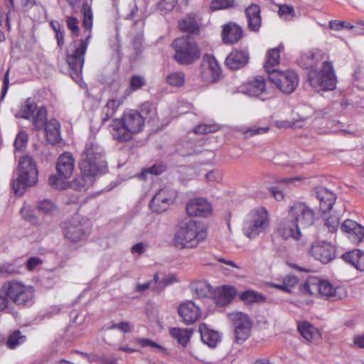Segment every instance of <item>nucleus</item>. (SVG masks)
Segmentation results:
<instances>
[{"mask_svg": "<svg viewBox=\"0 0 364 364\" xmlns=\"http://www.w3.org/2000/svg\"><path fill=\"white\" fill-rule=\"evenodd\" d=\"M315 219V212L308 205L302 202L294 203L286 219L279 224L277 232L284 240L293 238L298 240L301 237V230L313 225Z\"/></svg>", "mask_w": 364, "mask_h": 364, "instance_id": "obj_1", "label": "nucleus"}, {"mask_svg": "<svg viewBox=\"0 0 364 364\" xmlns=\"http://www.w3.org/2000/svg\"><path fill=\"white\" fill-rule=\"evenodd\" d=\"M144 125V119L141 114L131 109L124 112L120 118L112 120L110 132L113 139L118 142H127L133 136L141 132Z\"/></svg>", "mask_w": 364, "mask_h": 364, "instance_id": "obj_2", "label": "nucleus"}, {"mask_svg": "<svg viewBox=\"0 0 364 364\" xmlns=\"http://www.w3.org/2000/svg\"><path fill=\"white\" fill-rule=\"evenodd\" d=\"M207 237L205 225L199 221L190 219L181 222L173 237V245L176 248L183 250L196 247Z\"/></svg>", "mask_w": 364, "mask_h": 364, "instance_id": "obj_3", "label": "nucleus"}, {"mask_svg": "<svg viewBox=\"0 0 364 364\" xmlns=\"http://www.w3.org/2000/svg\"><path fill=\"white\" fill-rule=\"evenodd\" d=\"M38 172L34 159L30 156L20 158L18 166L14 172L12 187L15 194L23 195L26 187L34 186L38 181Z\"/></svg>", "mask_w": 364, "mask_h": 364, "instance_id": "obj_4", "label": "nucleus"}, {"mask_svg": "<svg viewBox=\"0 0 364 364\" xmlns=\"http://www.w3.org/2000/svg\"><path fill=\"white\" fill-rule=\"evenodd\" d=\"M303 294L314 295L318 294L321 298L336 301L346 296V292L340 287H334L328 281L321 280L317 277H309L300 287Z\"/></svg>", "mask_w": 364, "mask_h": 364, "instance_id": "obj_5", "label": "nucleus"}, {"mask_svg": "<svg viewBox=\"0 0 364 364\" xmlns=\"http://www.w3.org/2000/svg\"><path fill=\"white\" fill-rule=\"evenodd\" d=\"M269 226V213L266 208L259 207L252 210L246 216L242 226L243 234L249 239H255L267 232Z\"/></svg>", "mask_w": 364, "mask_h": 364, "instance_id": "obj_6", "label": "nucleus"}, {"mask_svg": "<svg viewBox=\"0 0 364 364\" xmlns=\"http://www.w3.org/2000/svg\"><path fill=\"white\" fill-rule=\"evenodd\" d=\"M90 32L87 33L85 39L80 40L77 43L74 41L70 45L67 50L66 61L70 70V76L75 82L81 80L82 70L84 64V56L87 50L90 39Z\"/></svg>", "mask_w": 364, "mask_h": 364, "instance_id": "obj_7", "label": "nucleus"}, {"mask_svg": "<svg viewBox=\"0 0 364 364\" xmlns=\"http://www.w3.org/2000/svg\"><path fill=\"white\" fill-rule=\"evenodd\" d=\"M173 58L180 65H191L200 58V50L190 36L176 38L173 42Z\"/></svg>", "mask_w": 364, "mask_h": 364, "instance_id": "obj_8", "label": "nucleus"}, {"mask_svg": "<svg viewBox=\"0 0 364 364\" xmlns=\"http://www.w3.org/2000/svg\"><path fill=\"white\" fill-rule=\"evenodd\" d=\"M310 85L316 90H333L336 77L331 62L324 61L321 70L311 69L308 73Z\"/></svg>", "mask_w": 364, "mask_h": 364, "instance_id": "obj_9", "label": "nucleus"}, {"mask_svg": "<svg viewBox=\"0 0 364 364\" xmlns=\"http://www.w3.org/2000/svg\"><path fill=\"white\" fill-rule=\"evenodd\" d=\"M74 167L75 160L73 156L70 153L62 154L56 164L58 176H50L48 179L49 184L56 189H65L68 187L66 179L72 176Z\"/></svg>", "mask_w": 364, "mask_h": 364, "instance_id": "obj_10", "label": "nucleus"}, {"mask_svg": "<svg viewBox=\"0 0 364 364\" xmlns=\"http://www.w3.org/2000/svg\"><path fill=\"white\" fill-rule=\"evenodd\" d=\"M269 79L281 92L285 94L294 92L299 85L297 74L290 70H273L269 75Z\"/></svg>", "mask_w": 364, "mask_h": 364, "instance_id": "obj_11", "label": "nucleus"}, {"mask_svg": "<svg viewBox=\"0 0 364 364\" xmlns=\"http://www.w3.org/2000/svg\"><path fill=\"white\" fill-rule=\"evenodd\" d=\"M229 318L233 322L235 328V341L243 343L250 335L251 321L246 314L242 312H232L228 314Z\"/></svg>", "mask_w": 364, "mask_h": 364, "instance_id": "obj_12", "label": "nucleus"}, {"mask_svg": "<svg viewBox=\"0 0 364 364\" xmlns=\"http://www.w3.org/2000/svg\"><path fill=\"white\" fill-rule=\"evenodd\" d=\"M79 167L81 173L90 174L95 176L105 173L107 162L105 159H92L91 158L80 157Z\"/></svg>", "mask_w": 364, "mask_h": 364, "instance_id": "obj_13", "label": "nucleus"}, {"mask_svg": "<svg viewBox=\"0 0 364 364\" xmlns=\"http://www.w3.org/2000/svg\"><path fill=\"white\" fill-rule=\"evenodd\" d=\"M311 255L322 263H328L336 257L335 247L326 242H314L311 248Z\"/></svg>", "mask_w": 364, "mask_h": 364, "instance_id": "obj_14", "label": "nucleus"}, {"mask_svg": "<svg viewBox=\"0 0 364 364\" xmlns=\"http://www.w3.org/2000/svg\"><path fill=\"white\" fill-rule=\"evenodd\" d=\"M23 285L21 282L15 280L8 281L2 284L0 288V311H3L8 307V299L12 301Z\"/></svg>", "mask_w": 364, "mask_h": 364, "instance_id": "obj_15", "label": "nucleus"}, {"mask_svg": "<svg viewBox=\"0 0 364 364\" xmlns=\"http://www.w3.org/2000/svg\"><path fill=\"white\" fill-rule=\"evenodd\" d=\"M173 202V196L167 189H161L150 201L151 210L155 213L166 211Z\"/></svg>", "mask_w": 364, "mask_h": 364, "instance_id": "obj_16", "label": "nucleus"}, {"mask_svg": "<svg viewBox=\"0 0 364 364\" xmlns=\"http://www.w3.org/2000/svg\"><path fill=\"white\" fill-rule=\"evenodd\" d=\"M186 210L191 216L206 217L211 213L212 206L204 198H193L188 201Z\"/></svg>", "mask_w": 364, "mask_h": 364, "instance_id": "obj_17", "label": "nucleus"}, {"mask_svg": "<svg viewBox=\"0 0 364 364\" xmlns=\"http://www.w3.org/2000/svg\"><path fill=\"white\" fill-rule=\"evenodd\" d=\"M240 89L242 93L262 100H264L263 96L266 93L264 80L260 76H257L253 80L248 81Z\"/></svg>", "mask_w": 364, "mask_h": 364, "instance_id": "obj_18", "label": "nucleus"}, {"mask_svg": "<svg viewBox=\"0 0 364 364\" xmlns=\"http://www.w3.org/2000/svg\"><path fill=\"white\" fill-rule=\"evenodd\" d=\"M314 194L319 201V209L323 213H328L333 208L336 200V195L324 187H318L314 190Z\"/></svg>", "mask_w": 364, "mask_h": 364, "instance_id": "obj_19", "label": "nucleus"}, {"mask_svg": "<svg viewBox=\"0 0 364 364\" xmlns=\"http://www.w3.org/2000/svg\"><path fill=\"white\" fill-rule=\"evenodd\" d=\"M63 233L71 242H77L85 241L90 232L80 223H72L64 228Z\"/></svg>", "mask_w": 364, "mask_h": 364, "instance_id": "obj_20", "label": "nucleus"}, {"mask_svg": "<svg viewBox=\"0 0 364 364\" xmlns=\"http://www.w3.org/2000/svg\"><path fill=\"white\" fill-rule=\"evenodd\" d=\"M178 313L186 324L194 323L200 316V309L191 301L181 304L178 309Z\"/></svg>", "mask_w": 364, "mask_h": 364, "instance_id": "obj_21", "label": "nucleus"}, {"mask_svg": "<svg viewBox=\"0 0 364 364\" xmlns=\"http://www.w3.org/2000/svg\"><path fill=\"white\" fill-rule=\"evenodd\" d=\"M203 60L207 64V68L201 73L202 77L208 82L218 81L221 75V69L216 59L212 55H207Z\"/></svg>", "mask_w": 364, "mask_h": 364, "instance_id": "obj_22", "label": "nucleus"}, {"mask_svg": "<svg viewBox=\"0 0 364 364\" xmlns=\"http://www.w3.org/2000/svg\"><path fill=\"white\" fill-rule=\"evenodd\" d=\"M249 61V53L246 50H233L226 58V66L232 70L244 68Z\"/></svg>", "mask_w": 364, "mask_h": 364, "instance_id": "obj_23", "label": "nucleus"}, {"mask_svg": "<svg viewBox=\"0 0 364 364\" xmlns=\"http://www.w3.org/2000/svg\"><path fill=\"white\" fill-rule=\"evenodd\" d=\"M341 228L343 232L349 235V239L353 243H359L364 237L363 227L352 220H346Z\"/></svg>", "mask_w": 364, "mask_h": 364, "instance_id": "obj_24", "label": "nucleus"}, {"mask_svg": "<svg viewBox=\"0 0 364 364\" xmlns=\"http://www.w3.org/2000/svg\"><path fill=\"white\" fill-rule=\"evenodd\" d=\"M242 36V29L235 23L229 22L223 26L222 38L226 44L237 43Z\"/></svg>", "mask_w": 364, "mask_h": 364, "instance_id": "obj_25", "label": "nucleus"}, {"mask_svg": "<svg viewBox=\"0 0 364 364\" xmlns=\"http://www.w3.org/2000/svg\"><path fill=\"white\" fill-rule=\"evenodd\" d=\"M245 15L247 21L248 28L254 32L258 31L262 25L259 6L256 4H250L245 9Z\"/></svg>", "mask_w": 364, "mask_h": 364, "instance_id": "obj_26", "label": "nucleus"}, {"mask_svg": "<svg viewBox=\"0 0 364 364\" xmlns=\"http://www.w3.org/2000/svg\"><path fill=\"white\" fill-rule=\"evenodd\" d=\"M199 332L203 343L208 347L214 348L221 341V335L219 332L210 329L205 323L199 326Z\"/></svg>", "mask_w": 364, "mask_h": 364, "instance_id": "obj_27", "label": "nucleus"}, {"mask_svg": "<svg viewBox=\"0 0 364 364\" xmlns=\"http://www.w3.org/2000/svg\"><path fill=\"white\" fill-rule=\"evenodd\" d=\"M60 123L55 119L48 121L43 128L45 130L46 139L49 143L54 144L60 141Z\"/></svg>", "mask_w": 364, "mask_h": 364, "instance_id": "obj_28", "label": "nucleus"}, {"mask_svg": "<svg viewBox=\"0 0 364 364\" xmlns=\"http://www.w3.org/2000/svg\"><path fill=\"white\" fill-rule=\"evenodd\" d=\"M104 149L94 140H89L81 154L82 157L91 158L92 159H100L104 158Z\"/></svg>", "mask_w": 364, "mask_h": 364, "instance_id": "obj_29", "label": "nucleus"}, {"mask_svg": "<svg viewBox=\"0 0 364 364\" xmlns=\"http://www.w3.org/2000/svg\"><path fill=\"white\" fill-rule=\"evenodd\" d=\"M235 294L236 291L233 287H223L217 292L215 302L219 306H225L232 301Z\"/></svg>", "mask_w": 364, "mask_h": 364, "instance_id": "obj_30", "label": "nucleus"}, {"mask_svg": "<svg viewBox=\"0 0 364 364\" xmlns=\"http://www.w3.org/2000/svg\"><path fill=\"white\" fill-rule=\"evenodd\" d=\"M169 333L179 344L186 347L192 336L193 331L191 328H171Z\"/></svg>", "mask_w": 364, "mask_h": 364, "instance_id": "obj_31", "label": "nucleus"}, {"mask_svg": "<svg viewBox=\"0 0 364 364\" xmlns=\"http://www.w3.org/2000/svg\"><path fill=\"white\" fill-rule=\"evenodd\" d=\"M326 57V53L319 49H314L301 56V60L306 61L304 63V66L306 68H312L318 62L323 60Z\"/></svg>", "mask_w": 364, "mask_h": 364, "instance_id": "obj_32", "label": "nucleus"}, {"mask_svg": "<svg viewBox=\"0 0 364 364\" xmlns=\"http://www.w3.org/2000/svg\"><path fill=\"white\" fill-rule=\"evenodd\" d=\"M95 176L90 174H83L82 176L76 177L71 182L72 188L78 191H86L94 182Z\"/></svg>", "mask_w": 364, "mask_h": 364, "instance_id": "obj_33", "label": "nucleus"}, {"mask_svg": "<svg viewBox=\"0 0 364 364\" xmlns=\"http://www.w3.org/2000/svg\"><path fill=\"white\" fill-rule=\"evenodd\" d=\"M191 290L198 298L208 296L212 292V287L205 281H198L191 284Z\"/></svg>", "mask_w": 364, "mask_h": 364, "instance_id": "obj_34", "label": "nucleus"}, {"mask_svg": "<svg viewBox=\"0 0 364 364\" xmlns=\"http://www.w3.org/2000/svg\"><path fill=\"white\" fill-rule=\"evenodd\" d=\"M279 63V50L277 48H272L267 51V60L264 63V68L270 75L273 70H277L274 68Z\"/></svg>", "mask_w": 364, "mask_h": 364, "instance_id": "obj_35", "label": "nucleus"}, {"mask_svg": "<svg viewBox=\"0 0 364 364\" xmlns=\"http://www.w3.org/2000/svg\"><path fill=\"white\" fill-rule=\"evenodd\" d=\"M178 27L180 30L189 33H198L199 32V26L192 15H188L183 19L179 21Z\"/></svg>", "mask_w": 364, "mask_h": 364, "instance_id": "obj_36", "label": "nucleus"}, {"mask_svg": "<svg viewBox=\"0 0 364 364\" xmlns=\"http://www.w3.org/2000/svg\"><path fill=\"white\" fill-rule=\"evenodd\" d=\"M121 102L116 100H109L102 110V122L105 123L115 114Z\"/></svg>", "mask_w": 364, "mask_h": 364, "instance_id": "obj_37", "label": "nucleus"}, {"mask_svg": "<svg viewBox=\"0 0 364 364\" xmlns=\"http://www.w3.org/2000/svg\"><path fill=\"white\" fill-rule=\"evenodd\" d=\"M297 283L298 279L296 276L293 274H288L284 277L282 283L272 284V287L284 292L290 293L291 291V289L295 287Z\"/></svg>", "mask_w": 364, "mask_h": 364, "instance_id": "obj_38", "label": "nucleus"}, {"mask_svg": "<svg viewBox=\"0 0 364 364\" xmlns=\"http://www.w3.org/2000/svg\"><path fill=\"white\" fill-rule=\"evenodd\" d=\"M47 110L44 107H40L36 114L32 117V123L36 129H42L47 124Z\"/></svg>", "mask_w": 364, "mask_h": 364, "instance_id": "obj_39", "label": "nucleus"}, {"mask_svg": "<svg viewBox=\"0 0 364 364\" xmlns=\"http://www.w3.org/2000/svg\"><path fill=\"white\" fill-rule=\"evenodd\" d=\"M298 330L301 336L309 341L313 340L318 334L317 329L308 322L299 323Z\"/></svg>", "mask_w": 364, "mask_h": 364, "instance_id": "obj_40", "label": "nucleus"}, {"mask_svg": "<svg viewBox=\"0 0 364 364\" xmlns=\"http://www.w3.org/2000/svg\"><path fill=\"white\" fill-rule=\"evenodd\" d=\"M36 110H37L36 104L30 99H27L23 105H21L16 117L28 119L33 116Z\"/></svg>", "mask_w": 364, "mask_h": 364, "instance_id": "obj_41", "label": "nucleus"}, {"mask_svg": "<svg viewBox=\"0 0 364 364\" xmlns=\"http://www.w3.org/2000/svg\"><path fill=\"white\" fill-rule=\"evenodd\" d=\"M240 298L242 301L247 303H262L266 300L264 295L253 290H247L242 292Z\"/></svg>", "mask_w": 364, "mask_h": 364, "instance_id": "obj_42", "label": "nucleus"}, {"mask_svg": "<svg viewBox=\"0 0 364 364\" xmlns=\"http://www.w3.org/2000/svg\"><path fill=\"white\" fill-rule=\"evenodd\" d=\"M277 6L278 15L281 18L287 21H291L294 18L296 12L291 5L284 4H278Z\"/></svg>", "mask_w": 364, "mask_h": 364, "instance_id": "obj_43", "label": "nucleus"}, {"mask_svg": "<svg viewBox=\"0 0 364 364\" xmlns=\"http://www.w3.org/2000/svg\"><path fill=\"white\" fill-rule=\"evenodd\" d=\"M166 82L172 87H181L185 82V74L183 72H173L166 77Z\"/></svg>", "mask_w": 364, "mask_h": 364, "instance_id": "obj_44", "label": "nucleus"}, {"mask_svg": "<svg viewBox=\"0 0 364 364\" xmlns=\"http://www.w3.org/2000/svg\"><path fill=\"white\" fill-rule=\"evenodd\" d=\"M22 301L16 302L18 306L31 305L34 302V289L31 286H26L23 294L19 298Z\"/></svg>", "mask_w": 364, "mask_h": 364, "instance_id": "obj_45", "label": "nucleus"}, {"mask_svg": "<svg viewBox=\"0 0 364 364\" xmlns=\"http://www.w3.org/2000/svg\"><path fill=\"white\" fill-rule=\"evenodd\" d=\"M176 281V277L174 275L160 279L159 274H154V286L153 287V289L156 290V291H161L166 287L173 284Z\"/></svg>", "mask_w": 364, "mask_h": 364, "instance_id": "obj_46", "label": "nucleus"}, {"mask_svg": "<svg viewBox=\"0 0 364 364\" xmlns=\"http://www.w3.org/2000/svg\"><path fill=\"white\" fill-rule=\"evenodd\" d=\"M26 341V336L21 335L19 331H15L9 337L7 341V346L14 349L18 345L23 343Z\"/></svg>", "mask_w": 364, "mask_h": 364, "instance_id": "obj_47", "label": "nucleus"}, {"mask_svg": "<svg viewBox=\"0 0 364 364\" xmlns=\"http://www.w3.org/2000/svg\"><path fill=\"white\" fill-rule=\"evenodd\" d=\"M83 13V22L82 25L85 28L88 30V33H91V28L92 26V13L90 7L87 5H84L82 9Z\"/></svg>", "mask_w": 364, "mask_h": 364, "instance_id": "obj_48", "label": "nucleus"}, {"mask_svg": "<svg viewBox=\"0 0 364 364\" xmlns=\"http://www.w3.org/2000/svg\"><path fill=\"white\" fill-rule=\"evenodd\" d=\"M38 208L45 214H53L54 212L58 211L57 207L50 200L40 201L38 205Z\"/></svg>", "mask_w": 364, "mask_h": 364, "instance_id": "obj_49", "label": "nucleus"}, {"mask_svg": "<svg viewBox=\"0 0 364 364\" xmlns=\"http://www.w3.org/2000/svg\"><path fill=\"white\" fill-rule=\"evenodd\" d=\"M235 0H213L210 9L214 11L220 9H225L233 6Z\"/></svg>", "mask_w": 364, "mask_h": 364, "instance_id": "obj_50", "label": "nucleus"}, {"mask_svg": "<svg viewBox=\"0 0 364 364\" xmlns=\"http://www.w3.org/2000/svg\"><path fill=\"white\" fill-rule=\"evenodd\" d=\"M269 130V127H253L247 129H241V132L246 136V137H251L255 135L265 134L268 132Z\"/></svg>", "mask_w": 364, "mask_h": 364, "instance_id": "obj_51", "label": "nucleus"}, {"mask_svg": "<svg viewBox=\"0 0 364 364\" xmlns=\"http://www.w3.org/2000/svg\"><path fill=\"white\" fill-rule=\"evenodd\" d=\"M28 135L26 132L21 131L16 135L14 142V147L16 150H21L27 144Z\"/></svg>", "mask_w": 364, "mask_h": 364, "instance_id": "obj_52", "label": "nucleus"}, {"mask_svg": "<svg viewBox=\"0 0 364 364\" xmlns=\"http://www.w3.org/2000/svg\"><path fill=\"white\" fill-rule=\"evenodd\" d=\"M146 80L141 75H133L130 80L129 87L132 90L135 91L141 88L145 85Z\"/></svg>", "mask_w": 364, "mask_h": 364, "instance_id": "obj_53", "label": "nucleus"}, {"mask_svg": "<svg viewBox=\"0 0 364 364\" xmlns=\"http://www.w3.org/2000/svg\"><path fill=\"white\" fill-rule=\"evenodd\" d=\"M218 130V127L215 124H199L196 126L193 131L198 134H207L209 133L215 132Z\"/></svg>", "mask_w": 364, "mask_h": 364, "instance_id": "obj_54", "label": "nucleus"}, {"mask_svg": "<svg viewBox=\"0 0 364 364\" xmlns=\"http://www.w3.org/2000/svg\"><path fill=\"white\" fill-rule=\"evenodd\" d=\"M339 225V218L337 215H331L326 220L325 226L328 231L334 233L337 231Z\"/></svg>", "mask_w": 364, "mask_h": 364, "instance_id": "obj_55", "label": "nucleus"}, {"mask_svg": "<svg viewBox=\"0 0 364 364\" xmlns=\"http://www.w3.org/2000/svg\"><path fill=\"white\" fill-rule=\"evenodd\" d=\"M358 255H360V250H353L343 254L342 258L345 262L355 267V262Z\"/></svg>", "mask_w": 364, "mask_h": 364, "instance_id": "obj_56", "label": "nucleus"}, {"mask_svg": "<svg viewBox=\"0 0 364 364\" xmlns=\"http://www.w3.org/2000/svg\"><path fill=\"white\" fill-rule=\"evenodd\" d=\"M21 266L14 264H6L0 267V273L14 275L20 272Z\"/></svg>", "mask_w": 364, "mask_h": 364, "instance_id": "obj_57", "label": "nucleus"}, {"mask_svg": "<svg viewBox=\"0 0 364 364\" xmlns=\"http://www.w3.org/2000/svg\"><path fill=\"white\" fill-rule=\"evenodd\" d=\"M178 0H162L159 4V9L165 13L169 12L176 6Z\"/></svg>", "mask_w": 364, "mask_h": 364, "instance_id": "obj_58", "label": "nucleus"}, {"mask_svg": "<svg viewBox=\"0 0 364 364\" xmlns=\"http://www.w3.org/2000/svg\"><path fill=\"white\" fill-rule=\"evenodd\" d=\"M133 326L127 321H122L118 323H113L109 328H117L124 333H129L133 330Z\"/></svg>", "mask_w": 364, "mask_h": 364, "instance_id": "obj_59", "label": "nucleus"}, {"mask_svg": "<svg viewBox=\"0 0 364 364\" xmlns=\"http://www.w3.org/2000/svg\"><path fill=\"white\" fill-rule=\"evenodd\" d=\"M329 28L332 30L340 31L343 28H353V26L350 25L346 21H331L329 22Z\"/></svg>", "mask_w": 364, "mask_h": 364, "instance_id": "obj_60", "label": "nucleus"}, {"mask_svg": "<svg viewBox=\"0 0 364 364\" xmlns=\"http://www.w3.org/2000/svg\"><path fill=\"white\" fill-rule=\"evenodd\" d=\"M77 19L74 16H70L67 19V26L72 31L73 35L77 36L80 33L79 27L77 26Z\"/></svg>", "mask_w": 364, "mask_h": 364, "instance_id": "obj_61", "label": "nucleus"}, {"mask_svg": "<svg viewBox=\"0 0 364 364\" xmlns=\"http://www.w3.org/2000/svg\"><path fill=\"white\" fill-rule=\"evenodd\" d=\"M134 341L136 343H139V345H141L142 347L150 346V347L156 348L159 349H162V347L160 345H159L156 342H154L149 338H136L134 340Z\"/></svg>", "mask_w": 364, "mask_h": 364, "instance_id": "obj_62", "label": "nucleus"}, {"mask_svg": "<svg viewBox=\"0 0 364 364\" xmlns=\"http://www.w3.org/2000/svg\"><path fill=\"white\" fill-rule=\"evenodd\" d=\"M42 262L41 259L38 257H32L27 261V269L30 271L34 269L38 264Z\"/></svg>", "mask_w": 364, "mask_h": 364, "instance_id": "obj_63", "label": "nucleus"}, {"mask_svg": "<svg viewBox=\"0 0 364 364\" xmlns=\"http://www.w3.org/2000/svg\"><path fill=\"white\" fill-rule=\"evenodd\" d=\"M351 346L364 348V334L355 336L353 339V344Z\"/></svg>", "mask_w": 364, "mask_h": 364, "instance_id": "obj_64", "label": "nucleus"}]
</instances>
